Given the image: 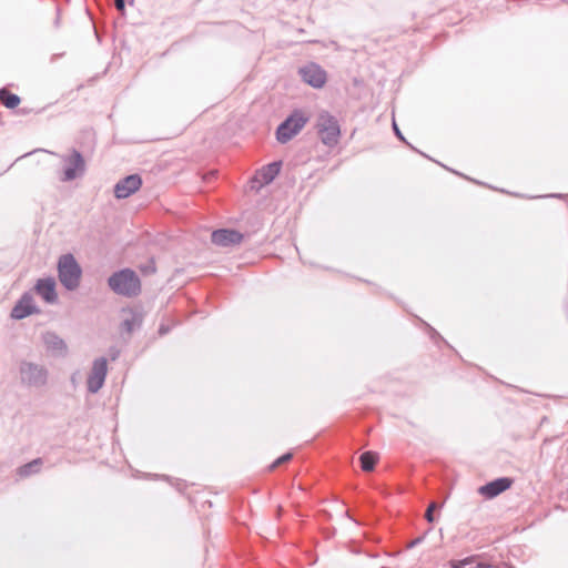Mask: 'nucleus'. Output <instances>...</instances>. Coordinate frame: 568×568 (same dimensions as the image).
Masks as SVG:
<instances>
[{
  "label": "nucleus",
  "mask_w": 568,
  "mask_h": 568,
  "mask_svg": "<svg viewBox=\"0 0 568 568\" xmlns=\"http://www.w3.org/2000/svg\"><path fill=\"white\" fill-rule=\"evenodd\" d=\"M514 483L510 477H498L478 488V493L486 499H493L504 491L508 490Z\"/></svg>",
  "instance_id": "11"
},
{
  "label": "nucleus",
  "mask_w": 568,
  "mask_h": 568,
  "mask_svg": "<svg viewBox=\"0 0 568 568\" xmlns=\"http://www.w3.org/2000/svg\"><path fill=\"white\" fill-rule=\"evenodd\" d=\"M34 292L48 304L58 302L57 283L52 276L39 278L34 285Z\"/></svg>",
  "instance_id": "13"
},
{
  "label": "nucleus",
  "mask_w": 568,
  "mask_h": 568,
  "mask_svg": "<svg viewBox=\"0 0 568 568\" xmlns=\"http://www.w3.org/2000/svg\"><path fill=\"white\" fill-rule=\"evenodd\" d=\"M473 564H475L474 556H469L460 560H452L449 562L452 568H468V566H471Z\"/></svg>",
  "instance_id": "20"
},
{
  "label": "nucleus",
  "mask_w": 568,
  "mask_h": 568,
  "mask_svg": "<svg viewBox=\"0 0 568 568\" xmlns=\"http://www.w3.org/2000/svg\"><path fill=\"white\" fill-rule=\"evenodd\" d=\"M281 168H282L281 161H273V162L264 165L258 171V175H260L262 184L272 183L275 180V178L280 174Z\"/></svg>",
  "instance_id": "16"
},
{
  "label": "nucleus",
  "mask_w": 568,
  "mask_h": 568,
  "mask_svg": "<svg viewBox=\"0 0 568 568\" xmlns=\"http://www.w3.org/2000/svg\"><path fill=\"white\" fill-rule=\"evenodd\" d=\"M60 159L63 163L62 175L60 176L62 182L73 181L84 174L87 169L85 160L77 149H71L69 154H63Z\"/></svg>",
  "instance_id": "5"
},
{
  "label": "nucleus",
  "mask_w": 568,
  "mask_h": 568,
  "mask_svg": "<svg viewBox=\"0 0 568 568\" xmlns=\"http://www.w3.org/2000/svg\"><path fill=\"white\" fill-rule=\"evenodd\" d=\"M442 507V505L437 504L436 501H433L428 505L427 509H426V513H425V519L428 521V523H434L436 520V517L434 515V511L436 509H439Z\"/></svg>",
  "instance_id": "23"
},
{
  "label": "nucleus",
  "mask_w": 568,
  "mask_h": 568,
  "mask_svg": "<svg viewBox=\"0 0 568 568\" xmlns=\"http://www.w3.org/2000/svg\"><path fill=\"white\" fill-rule=\"evenodd\" d=\"M142 185V179L139 174H130L121 179L114 185V196L119 200L126 199L133 193L140 190Z\"/></svg>",
  "instance_id": "10"
},
{
  "label": "nucleus",
  "mask_w": 568,
  "mask_h": 568,
  "mask_svg": "<svg viewBox=\"0 0 568 568\" xmlns=\"http://www.w3.org/2000/svg\"><path fill=\"white\" fill-rule=\"evenodd\" d=\"M474 557H475V564H473L471 566H468V568H491L490 565H488L484 561H478L477 556H474Z\"/></svg>",
  "instance_id": "26"
},
{
  "label": "nucleus",
  "mask_w": 568,
  "mask_h": 568,
  "mask_svg": "<svg viewBox=\"0 0 568 568\" xmlns=\"http://www.w3.org/2000/svg\"><path fill=\"white\" fill-rule=\"evenodd\" d=\"M315 129L321 142L327 148H334L338 144L341 138V125L336 116L328 111H321L317 114Z\"/></svg>",
  "instance_id": "2"
},
{
  "label": "nucleus",
  "mask_w": 568,
  "mask_h": 568,
  "mask_svg": "<svg viewBox=\"0 0 568 568\" xmlns=\"http://www.w3.org/2000/svg\"><path fill=\"white\" fill-rule=\"evenodd\" d=\"M308 122V116L302 110H294L275 131L276 140L284 144L291 141Z\"/></svg>",
  "instance_id": "4"
},
{
  "label": "nucleus",
  "mask_w": 568,
  "mask_h": 568,
  "mask_svg": "<svg viewBox=\"0 0 568 568\" xmlns=\"http://www.w3.org/2000/svg\"><path fill=\"white\" fill-rule=\"evenodd\" d=\"M298 74L303 82L314 89H321L327 81L326 71L316 62H307L298 68Z\"/></svg>",
  "instance_id": "7"
},
{
  "label": "nucleus",
  "mask_w": 568,
  "mask_h": 568,
  "mask_svg": "<svg viewBox=\"0 0 568 568\" xmlns=\"http://www.w3.org/2000/svg\"><path fill=\"white\" fill-rule=\"evenodd\" d=\"M243 234L233 229H219L212 232L211 241L221 247H231L242 242Z\"/></svg>",
  "instance_id": "12"
},
{
  "label": "nucleus",
  "mask_w": 568,
  "mask_h": 568,
  "mask_svg": "<svg viewBox=\"0 0 568 568\" xmlns=\"http://www.w3.org/2000/svg\"><path fill=\"white\" fill-rule=\"evenodd\" d=\"M121 351L116 346H110L108 355L111 361H116L120 357Z\"/></svg>",
  "instance_id": "24"
},
{
  "label": "nucleus",
  "mask_w": 568,
  "mask_h": 568,
  "mask_svg": "<svg viewBox=\"0 0 568 568\" xmlns=\"http://www.w3.org/2000/svg\"><path fill=\"white\" fill-rule=\"evenodd\" d=\"M108 285L115 294L124 297H135L141 293L140 277L129 267L112 273Z\"/></svg>",
  "instance_id": "1"
},
{
  "label": "nucleus",
  "mask_w": 568,
  "mask_h": 568,
  "mask_svg": "<svg viewBox=\"0 0 568 568\" xmlns=\"http://www.w3.org/2000/svg\"><path fill=\"white\" fill-rule=\"evenodd\" d=\"M378 462V454L373 450H366L359 456L361 468L363 471L374 470Z\"/></svg>",
  "instance_id": "18"
},
{
  "label": "nucleus",
  "mask_w": 568,
  "mask_h": 568,
  "mask_svg": "<svg viewBox=\"0 0 568 568\" xmlns=\"http://www.w3.org/2000/svg\"><path fill=\"white\" fill-rule=\"evenodd\" d=\"M108 374V359L105 357L95 358L87 378V388L91 394L98 393L104 385Z\"/></svg>",
  "instance_id": "8"
},
{
  "label": "nucleus",
  "mask_w": 568,
  "mask_h": 568,
  "mask_svg": "<svg viewBox=\"0 0 568 568\" xmlns=\"http://www.w3.org/2000/svg\"><path fill=\"white\" fill-rule=\"evenodd\" d=\"M346 516H347L348 518H351L352 520H354V519L349 516V513H346Z\"/></svg>",
  "instance_id": "34"
},
{
  "label": "nucleus",
  "mask_w": 568,
  "mask_h": 568,
  "mask_svg": "<svg viewBox=\"0 0 568 568\" xmlns=\"http://www.w3.org/2000/svg\"><path fill=\"white\" fill-rule=\"evenodd\" d=\"M54 26L58 28L60 26V9L57 7V18L54 20Z\"/></svg>",
  "instance_id": "31"
},
{
  "label": "nucleus",
  "mask_w": 568,
  "mask_h": 568,
  "mask_svg": "<svg viewBox=\"0 0 568 568\" xmlns=\"http://www.w3.org/2000/svg\"><path fill=\"white\" fill-rule=\"evenodd\" d=\"M423 540H424L423 536L417 537V538L413 539L412 541H409V544L407 545V548L412 549V548L418 546L419 544H422Z\"/></svg>",
  "instance_id": "27"
},
{
  "label": "nucleus",
  "mask_w": 568,
  "mask_h": 568,
  "mask_svg": "<svg viewBox=\"0 0 568 568\" xmlns=\"http://www.w3.org/2000/svg\"><path fill=\"white\" fill-rule=\"evenodd\" d=\"M293 458V454L291 452H287L285 454H283L282 456L277 457L270 466H268V469L270 470H274L275 468H277L278 466L285 464V463H288L291 459Z\"/></svg>",
  "instance_id": "21"
},
{
  "label": "nucleus",
  "mask_w": 568,
  "mask_h": 568,
  "mask_svg": "<svg viewBox=\"0 0 568 568\" xmlns=\"http://www.w3.org/2000/svg\"><path fill=\"white\" fill-rule=\"evenodd\" d=\"M122 313L125 314V317L122 320L120 324L121 332L126 334L133 333L135 329H139L143 324V314L138 308H123Z\"/></svg>",
  "instance_id": "14"
},
{
  "label": "nucleus",
  "mask_w": 568,
  "mask_h": 568,
  "mask_svg": "<svg viewBox=\"0 0 568 568\" xmlns=\"http://www.w3.org/2000/svg\"><path fill=\"white\" fill-rule=\"evenodd\" d=\"M115 8L121 13H124V11H125V0H115Z\"/></svg>",
  "instance_id": "28"
},
{
  "label": "nucleus",
  "mask_w": 568,
  "mask_h": 568,
  "mask_svg": "<svg viewBox=\"0 0 568 568\" xmlns=\"http://www.w3.org/2000/svg\"><path fill=\"white\" fill-rule=\"evenodd\" d=\"M185 487H186V485H185V483H184V481H179V483L176 484V489H178L179 491H183V489H184Z\"/></svg>",
  "instance_id": "32"
},
{
  "label": "nucleus",
  "mask_w": 568,
  "mask_h": 568,
  "mask_svg": "<svg viewBox=\"0 0 568 568\" xmlns=\"http://www.w3.org/2000/svg\"><path fill=\"white\" fill-rule=\"evenodd\" d=\"M21 384L28 387H42L48 381V369L43 365L22 361L19 366Z\"/></svg>",
  "instance_id": "6"
},
{
  "label": "nucleus",
  "mask_w": 568,
  "mask_h": 568,
  "mask_svg": "<svg viewBox=\"0 0 568 568\" xmlns=\"http://www.w3.org/2000/svg\"><path fill=\"white\" fill-rule=\"evenodd\" d=\"M443 166H444L445 169H447V170H448V168H447V166H445V165H443ZM449 171H450V169H449ZM452 172H454V174H457V175L464 176L463 174L458 173L457 171L452 170Z\"/></svg>",
  "instance_id": "33"
},
{
  "label": "nucleus",
  "mask_w": 568,
  "mask_h": 568,
  "mask_svg": "<svg viewBox=\"0 0 568 568\" xmlns=\"http://www.w3.org/2000/svg\"><path fill=\"white\" fill-rule=\"evenodd\" d=\"M82 268L71 253L63 254L58 261V277L63 287L74 291L79 287Z\"/></svg>",
  "instance_id": "3"
},
{
  "label": "nucleus",
  "mask_w": 568,
  "mask_h": 568,
  "mask_svg": "<svg viewBox=\"0 0 568 568\" xmlns=\"http://www.w3.org/2000/svg\"><path fill=\"white\" fill-rule=\"evenodd\" d=\"M0 101L7 109H16L20 102L21 99L18 94L10 92L6 88L0 89Z\"/></svg>",
  "instance_id": "19"
},
{
  "label": "nucleus",
  "mask_w": 568,
  "mask_h": 568,
  "mask_svg": "<svg viewBox=\"0 0 568 568\" xmlns=\"http://www.w3.org/2000/svg\"><path fill=\"white\" fill-rule=\"evenodd\" d=\"M423 324L425 325L427 333L433 342H435V343L443 342L446 345H448V343L442 337V335L433 326H430L426 322H423Z\"/></svg>",
  "instance_id": "22"
},
{
  "label": "nucleus",
  "mask_w": 568,
  "mask_h": 568,
  "mask_svg": "<svg viewBox=\"0 0 568 568\" xmlns=\"http://www.w3.org/2000/svg\"><path fill=\"white\" fill-rule=\"evenodd\" d=\"M42 341L48 351L63 355L67 352L65 342L54 332H45L42 335Z\"/></svg>",
  "instance_id": "15"
},
{
  "label": "nucleus",
  "mask_w": 568,
  "mask_h": 568,
  "mask_svg": "<svg viewBox=\"0 0 568 568\" xmlns=\"http://www.w3.org/2000/svg\"><path fill=\"white\" fill-rule=\"evenodd\" d=\"M42 465H43L42 458H40V457L34 458L31 462L18 467L17 475L20 478H27L31 475H36V474L40 473Z\"/></svg>",
  "instance_id": "17"
},
{
  "label": "nucleus",
  "mask_w": 568,
  "mask_h": 568,
  "mask_svg": "<svg viewBox=\"0 0 568 568\" xmlns=\"http://www.w3.org/2000/svg\"><path fill=\"white\" fill-rule=\"evenodd\" d=\"M40 310L34 304L30 292H24L11 310L10 316L13 320H23L32 314H39Z\"/></svg>",
  "instance_id": "9"
},
{
  "label": "nucleus",
  "mask_w": 568,
  "mask_h": 568,
  "mask_svg": "<svg viewBox=\"0 0 568 568\" xmlns=\"http://www.w3.org/2000/svg\"><path fill=\"white\" fill-rule=\"evenodd\" d=\"M542 197L565 199V197H568V194L551 193V194L544 195Z\"/></svg>",
  "instance_id": "30"
},
{
  "label": "nucleus",
  "mask_w": 568,
  "mask_h": 568,
  "mask_svg": "<svg viewBox=\"0 0 568 568\" xmlns=\"http://www.w3.org/2000/svg\"><path fill=\"white\" fill-rule=\"evenodd\" d=\"M392 128H393V131H394V134L400 140L403 141L404 143L408 144V142L406 141L405 136L403 135L402 131L399 130L397 123L393 120V124H392Z\"/></svg>",
  "instance_id": "25"
},
{
  "label": "nucleus",
  "mask_w": 568,
  "mask_h": 568,
  "mask_svg": "<svg viewBox=\"0 0 568 568\" xmlns=\"http://www.w3.org/2000/svg\"><path fill=\"white\" fill-rule=\"evenodd\" d=\"M169 332H170V327L164 324H161L159 327V331H158L160 336H163V335L168 334Z\"/></svg>",
  "instance_id": "29"
}]
</instances>
